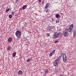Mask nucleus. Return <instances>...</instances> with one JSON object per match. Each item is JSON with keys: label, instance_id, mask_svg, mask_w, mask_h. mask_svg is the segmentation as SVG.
<instances>
[{"label": "nucleus", "instance_id": "f257e3e1", "mask_svg": "<svg viewBox=\"0 0 76 76\" xmlns=\"http://www.w3.org/2000/svg\"><path fill=\"white\" fill-rule=\"evenodd\" d=\"M73 28V25L71 24L70 26H68L65 28V31L67 32H72Z\"/></svg>", "mask_w": 76, "mask_h": 76}, {"label": "nucleus", "instance_id": "f03ea898", "mask_svg": "<svg viewBox=\"0 0 76 76\" xmlns=\"http://www.w3.org/2000/svg\"><path fill=\"white\" fill-rule=\"evenodd\" d=\"M15 34L17 38L19 39H20V36H21V32L20 30L17 31L15 33Z\"/></svg>", "mask_w": 76, "mask_h": 76}, {"label": "nucleus", "instance_id": "7ed1b4c3", "mask_svg": "<svg viewBox=\"0 0 76 76\" xmlns=\"http://www.w3.org/2000/svg\"><path fill=\"white\" fill-rule=\"evenodd\" d=\"M62 35V34L61 32H59L58 33H57V32H55L53 36V38L54 39L57 38L58 37H59L60 36H61Z\"/></svg>", "mask_w": 76, "mask_h": 76}, {"label": "nucleus", "instance_id": "20e7f679", "mask_svg": "<svg viewBox=\"0 0 76 76\" xmlns=\"http://www.w3.org/2000/svg\"><path fill=\"white\" fill-rule=\"evenodd\" d=\"M63 61L64 62H66L67 60V56L66 55H65L63 57Z\"/></svg>", "mask_w": 76, "mask_h": 76}, {"label": "nucleus", "instance_id": "39448f33", "mask_svg": "<svg viewBox=\"0 0 76 76\" xmlns=\"http://www.w3.org/2000/svg\"><path fill=\"white\" fill-rule=\"evenodd\" d=\"M55 51H56V50H53L49 54V56L50 57H51V56H53V55L54 54V53H55Z\"/></svg>", "mask_w": 76, "mask_h": 76}, {"label": "nucleus", "instance_id": "423d86ee", "mask_svg": "<svg viewBox=\"0 0 76 76\" xmlns=\"http://www.w3.org/2000/svg\"><path fill=\"white\" fill-rule=\"evenodd\" d=\"M12 41V38L10 37L8 39V42H11Z\"/></svg>", "mask_w": 76, "mask_h": 76}, {"label": "nucleus", "instance_id": "0eeeda50", "mask_svg": "<svg viewBox=\"0 0 76 76\" xmlns=\"http://www.w3.org/2000/svg\"><path fill=\"white\" fill-rule=\"evenodd\" d=\"M53 29V27L52 26H50L48 27V30H49V31H52Z\"/></svg>", "mask_w": 76, "mask_h": 76}, {"label": "nucleus", "instance_id": "6e6552de", "mask_svg": "<svg viewBox=\"0 0 76 76\" xmlns=\"http://www.w3.org/2000/svg\"><path fill=\"white\" fill-rule=\"evenodd\" d=\"M63 34L64 37H67V36H68V34H67V32L66 31H64L63 33Z\"/></svg>", "mask_w": 76, "mask_h": 76}, {"label": "nucleus", "instance_id": "1a4fd4ad", "mask_svg": "<svg viewBox=\"0 0 76 76\" xmlns=\"http://www.w3.org/2000/svg\"><path fill=\"white\" fill-rule=\"evenodd\" d=\"M53 64L55 66H58V63H57V62H56L54 61Z\"/></svg>", "mask_w": 76, "mask_h": 76}, {"label": "nucleus", "instance_id": "9d476101", "mask_svg": "<svg viewBox=\"0 0 76 76\" xmlns=\"http://www.w3.org/2000/svg\"><path fill=\"white\" fill-rule=\"evenodd\" d=\"M59 58H57L55 62L57 63H59V61H60V59H59Z\"/></svg>", "mask_w": 76, "mask_h": 76}, {"label": "nucleus", "instance_id": "9b49d317", "mask_svg": "<svg viewBox=\"0 0 76 76\" xmlns=\"http://www.w3.org/2000/svg\"><path fill=\"white\" fill-rule=\"evenodd\" d=\"M18 74L19 75H21L22 74V71L21 70H19L18 72Z\"/></svg>", "mask_w": 76, "mask_h": 76}, {"label": "nucleus", "instance_id": "f8f14e48", "mask_svg": "<svg viewBox=\"0 0 76 76\" xmlns=\"http://www.w3.org/2000/svg\"><path fill=\"white\" fill-rule=\"evenodd\" d=\"M48 4H49L48 3H47V4L46 5V6L45 7V8L46 9H48V7H49Z\"/></svg>", "mask_w": 76, "mask_h": 76}, {"label": "nucleus", "instance_id": "ddd939ff", "mask_svg": "<svg viewBox=\"0 0 76 76\" xmlns=\"http://www.w3.org/2000/svg\"><path fill=\"white\" fill-rule=\"evenodd\" d=\"M27 7V6H26V5H25L23 6L22 9L23 10H24V9H26V8Z\"/></svg>", "mask_w": 76, "mask_h": 76}, {"label": "nucleus", "instance_id": "4468645a", "mask_svg": "<svg viewBox=\"0 0 76 76\" xmlns=\"http://www.w3.org/2000/svg\"><path fill=\"white\" fill-rule=\"evenodd\" d=\"M45 12L46 13H48L49 12H50V10L48 9L46 10Z\"/></svg>", "mask_w": 76, "mask_h": 76}, {"label": "nucleus", "instance_id": "2eb2a0df", "mask_svg": "<svg viewBox=\"0 0 76 76\" xmlns=\"http://www.w3.org/2000/svg\"><path fill=\"white\" fill-rule=\"evenodd\" d=\"M16 54V52H14L12 54V56L13 57H15Z\"/></svg>", "mask_w": 76, "mask_h": 76}, {"label": "nucleus", "instance_id": "dca6fc26", "mask_svg": "<svg viewBox=\"0 0 76 76\" xmlns=\"http://www.w3.org/2000/svg\"><path fill=\"white\" fill-rule=\"evenodd\" d=\"M56 18L58 19L60 17V15L59 14L56 15L55 16Z\"/></svg>", "mask_w": 76, "mask_h": 76}, {"label": "nucleus", "instance_id": "f3484780", "mask_svg": "<svg viewBox=\"0 0 76 76\" xmlns=\"http://www.w3.org/2000/svg\"><path fill=\"white\" fill-rule=\"evenodd\" d=\"M64 53H62L61 55V56H60L59 57H58L59 58H61V57H62V56H64Z\"/></svg>", "mask_w": 76, "mask_h": 76}, {"label": "nucleus", "instance_id": "a211bd4d", "mask_svg": "<svg viewBox=\"0 0 76 76\" xmlns=\"http://www.w3.org/2000/svg\"><path fill=\"white\" fill-rule=\"evenodd\" d=\"M7 50H8V51H9V50H11V49L10 48V47L9 46L7 47Z\"/></svg>", "mask_w": 76, "mask_h": 76}, {"label": "nucleus", "instance_id": "6ab92c4d", "mask_svg": "<svg viewBox=\"0 0 76 76\" xmlns=\"http://www.w3.org/2000/svg\"><path fill=\"white\" fill-rule=\"evenodd\" d=\"M59 19L56 20V23H58V22H59Z\"/></svg>", "mask_w": 76, "mask_h": 76}, {"label": "nucleus", "instance_id": "aec40b11", "mask_svg": "<svg viewBox=\"0 0 76 76\" xmlns=\"http://www.w3.org/2000/svg\"><path fill=\"white\" fill-rule=\"evenodd\" d=\"M9 10H10L9 9L7 8V9L6 10L5 12H6V13H7L8 11H9Z\"/></svg>", "mask_w": 76, "mask_h": 76}, {"label": "nucleus", "instance_id": "412c9836", "mask_svg": "<svg viewBox=\"0 0 76 76\" xmlns=\"http://www.w3.org/2000/svg\"><path fill=\"white\" fill-rule=\"evenodd\" d=\"M12 15H9V18H12Z\"/></svg>", "mask_w": 76, "mask_h": 76}, {"label": "nucleus", "instance_id": "4be33fe9", "mask_svg": "<svg viewBox=\"0 0 76 76\" xmlns=\"http://www.w3.org/2000/svg\"><path fill=\"white\" fill-rule=\"evenodd\" d=\"M76 36V34H75V31H73V36L74 37H75Z\"/></svg>", "mask_w": 76, "mask_h": 76}, {"label": "nucleus", "instance_id": "5701e85b", "mask_svg": "<svg viewBox=\"0 0 76 76\" xmlns=\"http://www.w3.org/2000/svg\"><path fill=\"white\" fill-rule=\"evenodd\" d=\"M45 73H48V70H47V69H46L45 71Z\"/></svg>", "mask_w": 76, "mask_h": 76}, {"label": "nucleus", "instance_id": "b1692460", "mask_svg": "<svg viewBox=\"0 0 76 76\" xmlns=\"http://www.w3.org/2000/svg\"><path fill=\"white\" fill-rule=\"evenodd\" d=\"M15 12H12V15H15Z\"/></svg>", "mask_w": 76, "mask_h": 76}, {"label": "nucleus", "instance_id": "393cba45", "mask_svg": "<svg viewBox=\"0 0 76 76\" xmlns=\"http://www.w3.org/2000/svg\"><path fill=\"white\" fill-rule=\"evenodd\" d=\"M19 0H16V1H15V3H18V1H19Z\"/></svg>", "mask_w": 76, "mask_h": 76}, {"label": "nucleus", "instance_id": "a878e982", "mask_svg": "<svg viewBox=\"0 0 76 76\" xmlns=\"http://www.w3.org/2000/svg\"><path fill=\"white\" fill-rule=\"evenodd\" d=\"M55 42V43H57L58 42V40H56Z\"/></svg>", "mask_w": 76, "mask_h": 76}, {"label": "nucleus", "instance_id": "bb28decb", "mask_svg": "<svg viewBox=\"0 0 76 76\" xmlns=\"http://www.w3.org/2000/svg\"><path fill=\"white\" fill-rule=\"evenodd\" d=\"M29 61H30L29 59H28V60H27V61H26L27 62H29Z\"/></svg>", "mask_w": 76, "mask_h": 76}, {"label": "nucleus", "instance_id": "cd10ccee", "mask_svg": "<svg viewBox=\"0 0 76 76\" xmlns=\"http://www.w3.org/2000/svg\"><path fill=\"white\" fill-rule=\"evenodd\" d=\"M44 4V1H43L42 2V4Z\"/></svg>", "mask_w": 76, "mask_h": 76}, {"label": "nucleus", "instance_id": "c85d7f7f", "mask_svg": "<svg viewBox=\"0 0 76 76\" xmlns=\"http://www.w3.org/2000/svg\"><path fill=\"white\" fill-rule=\"evenodd\" d=\"M29 60L30 61H31V59H30V58H29Z\"/></svg>", "mask_w": 76, "mask_h": 76}, {"label": "nucleus", "instance_id": "c756f323", "mask_svg": "<svg viewBox=\"0 0 76 76\" xmlns=\"http://www.w3.org/2000/svg\"><path fill=\"white\" fill-rule=\"evenodd\" d=\"M39 3L41 2V0H39Z\"/></svg>", "mask_w": 76, "mask_h": 76}, {"label": "nucleus", "instance_id": "7c9ffc66", "mask_svg": "<svg viewBox=\"0 0 76 76\" xmlns=\"http://www.w3.org/2000/svg\"><path fill=\"white\" fill-rule=\"evenodd\" d=\"M62 14H63L62 13L61 14V15H62Z\"/></svg>", "mask_w": 76, "mask_h": 76}, {"label": "nucleus", "instance_id": "2f4dec72", "mask_svg": "<svg viewBox=\"0 0 76 76\" xmlns=\"http://www.w3.org/2000/svg\"><path fill=\"white\" fill-rule=\"evenodd\" d=\"M48 36H49V35H48Z\"/></svg>", "mask_w": 76, "mask_h": 76}]
</instances>
